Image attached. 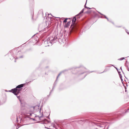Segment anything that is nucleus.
<instances>
[{
	"mask_svg": "<svg viewBox=\"0 0 129 129\" xmlns=\"http://www.w3.org/2000/svg\"><path fill=\"white\" fill-rule=\"evenodd\" d=\"M124 57H122L120 58L119 59L120 60H122L124 59Z\"/></svg>",
	"mask_w": 129,
	"mask_h": 129,
	"instance_id": "nucleus-5",
	"label": "nucleus"
},
{
	"mask_svg": "<svg viewBox=\"0 0 129 129\" xmlns=\"http://www.w3.org/2000/svg\"><path fill=\"white\" fill-rule=\"evenodd\" d=\"M126 32H127V33L128 34H129V33H128V32H127V31H126Z\"/></svg>",
	"mask_w": 129,
	"mask_h": 129,
	"instance_id": "nucleus-6",
	"label": "nucleus"
},
{
	"mask_svg": "<svg viewBox=\"0 0 129 129\" xmlns=\"http://www.w3.org/2000/svg\"><path fill=\"white\" fill-rule=\"evenodd\" d=\"M76 20V19L75 17H74L72 20V23L74 24Z\"/></svg>",
	"mask_w": 129,
	"mask_h": 129,
	"instance_id": "nucleus-3",
	"label": "nucleus"
},
{
	"mask_svg": "<svg viewBox=\"0 0 129 129\" xmlns=\"http://www.w3.org/2000/svg\"><path fill=\"white\" fill-rule=\"evenodd\" d=\"M24 84H22L19 85L17 86L16 88L11 90L12 92L15 95H17L21 90V89L20 88L23 87Z\"/></svg>",
	"mask_w": 129,
	"mask_h": 129,
	"instance_id": "nucleus-1",
	"label": "nucleus"
},
{
	"mask_svg": "<svg viewBox=\"0 0 129 129\" xmlns=\"http://www.w3.org/2000/svg\"><path fill=\"white\" fill-rule=\"evenodd\" d=\"M71 23V21H69L68 23L67 24H66L64 25V27H68L69 26H70Z\"/></svg>",
	"mask_w": 129,
	"mask_h": 129,
	"instance_id": "nucleus-2",
	"label": "nucleus"
},
{
	"mask_svg": "<svg viewBox=\"0 0 129 129\" xmlns=\"http://www.w3.org/2000/svg\"><path fill=\"white\" fill-rule=\"evenodd\" d=\"M69 19L66 18V19H65V20H64L63 22L64 23H66L67 22V20L68 19Z\"/></svg>",
	"mask_w": 129,
	"mask_h": 129,
	"instance_id": "nucleus-4",
	"label": "nucleus"
},
{
	"mask_svg": "<svg viewBox=\"0 0 129 129\" xmlns=\"http://www.w3.org/2000/svg\"><path fill=\"white\" fill-rule=\"evenodd\" d=\"M115 68L117 69V68H116L115 67Z\"/></svg>",
	"mask_w": 129,
	"mask_h": 129,
	"instance_id": "nucleus-7",
	"label": "nucleus"
}]
</instances>
